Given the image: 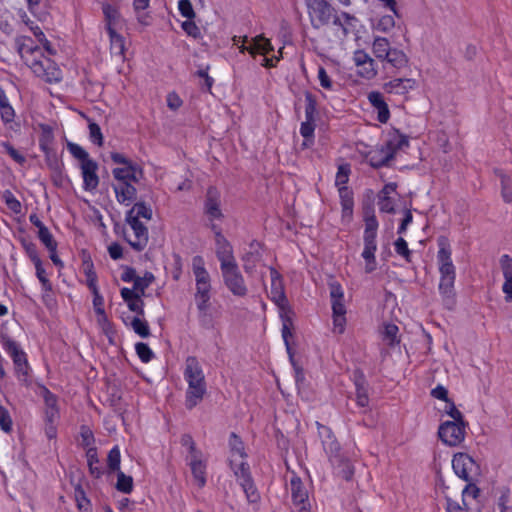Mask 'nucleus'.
I'll return each instance as SVG.
<instances>
[{"instance_id":"1","label":"nucleus","mask_w":512,"mask_h":512,"mask_svg":"<svg viewBox=\"0 0 512 512\" xmlns=\"http://www.w3.org/2000/svg\"><path fill=\"white\" fill-rule=\"evenodd\" d=\"M16 46L22 60L37 77L51 84L62 80L61 69L43 54L42 48L35 45L30 37H17Z\"/></svg>"},{"instance_id":"2","label":"nucleus","mask_w":512,"mask_h":512,"mask_svg":"<svg viewBox=\"0 0 512 512\" xmlns=\"http://www.w3.org/2000/svg\"><path fill=\"white\" fill-rule=\"evenodd\" d=\"M437 264L440 273L439 291L447 306L453 304L456 268L452 261V251L446 238L438 240Z\"/></svg>"},{"instance_id":"3","label":"nucleus","mask_w":512,"mask_h":512,"mask_svg":"<svg viewBox=\"0 0 512 512\" xmlns=\"http://www.w3.org/2000/svg\"><path fill=\"white\" fill-rule=\"evenodd\" d=\"M183 375L188 384L185 405L187 409H193L202 401L206 393L204 372L196 357H187Z\"/></svg>"},{"instance_id":"4","label":"nucleus","mask_w":512,"mask_h":512,"mask_svg":"<svg viewBox=\"0 0 512 512\" xmlns=\"http://www.w3.org/2000/svg\"><path fill=\"white\" fill-rule=\"evenodd\" d=\"M305 5L313 28L320 29L330 23L334 9L326 0H305Z\"/></svg>"},{"instance_id":"5","label":"nucleus","mask_w":512,"mask_h":512,"mask_svg":"<svg viewBox=\"0 0 512 512\" xmlns=\"http://www.w3.org/2000/svg\"><path fill=\"white\" fill-rule=\"evenodd\" d=\"M124 237L129 245L136 251L146 248L149 241V233L146 225L140 220H126Z\"/></svg>"},{"instance_id":"6","label":"nucleus","mask_w":512,"mask_h":512,"mask_svg":"<svg viewBox=\"0 0 512 512\" xmlns=\"http://www.w3.org/2000/svg\"><path fill=\"white\" fill-rule=\"evenodd\" d=\"M440 440L447 446L455 447L460 445L466 435V423L457 421H445L438 429Z\"/></svg>"},{"instance_id":"7","label":"nucleus","mask_w":512,"mask_h":512,"mask_svg":"<svg viewBox=\"0 0 512 512\" xmlns=\"http://www.w3.org/2000/svg\"><path fill=\"white\" fill-rule=\"evenodd\" d=\"M226 288L236 297L243 298L248 294V287L237 264L221 269Z\"/></svg>"},{"instance_id":"8","label":"nucleus","mask_w":512,"mask_h":512,"mask_svg":"<svg viewBox=\"0 0 512 512\" xmlns=\"http://www.w3.org/2000/svg\"><path fill=\"white\" fill-rule=\"evenodd\" d=\"M353 63L356 67V74L365 79L372 80L378 74L376 60L365 50L357 49L352 55Z\"/></svg>"},{"instance_id":"9","label":"nucleus","mask_w":512,"mask_h":512,"mask_svg":"<svg viewBox=\"0 0 512 512\" xmlns=\"http://www.w3.org/2000/svg\"><path fill=\"white\" fill-rule=\"evenodd\" d=\"M408 143L409 141L406 136L399 133L393 134L387 142L386 149H382L379 152V157L376 158L375 155L371 156V165L374 167L386 165L388 161L393 158L395 152L407 147Z\"/></svg>"},{"instance_id":"10","label":"nucleus","mask_w":512,"mask_h":512,"mask_svg":"<svg viewBox=\"0 0 512 512\" xmlns=\"http://www.w3.org/2000/svg\"><path fill=\"white\" fill-rule=\"evenodd\" d=\"M288 490L291 493L292 501L298 512H310L308 502V491L300 477L292 475L288 484Z\"/></svg>"},{"instance_id":"11","label":"nucleus","mask_w":512,"mask_h":512,"mask_svg":"<svg viewBox=\"0 0 512 512\" xmlns=\"http://www.w3.org/2000/svg\"><path fill=\"white\" fill-rule=\"evenodd\" d=\"M452 468L455 474L465 481H470L472 476L478 471V465L466 453H457L453 456Z\"/></svg>"},{"instance_id":"12","label":"nucleus","mask_w":512,"mask_h":512,"mask_svg":"<svg viewBox=\"0 0 512 512\" xmlns=\"http://www.w3.org/2000/svg\"><path fill=\"white\" fill-rule=\"evenodd\" d=\"M187 464L190 467L195 484L202 488L206 485L207 457L202 452L187 455Z\"/></svg>"},{"instance_id":"13","label":"nucleus","mask_w":512,"mask_h":512,"mask_svg":"<svg viewBox=\"0 0 512 512\" xmlns=\"http://www.w3.org/2000/svg\"><path fill=\"white\" fill-rule=\"evenodd\" d=\"M215 250L220 269L237 264L232 245L220 231L215 232Z\"/></svg>"},{"instance_id":"14","label":"nucleus","mask_w":512,"mask_h":512,"mask_svg":"<svg viewBox=\"0 0 512 512\" xmlns=\"http://www.w3.org/2000/svg\"><path fill=\"white\" fill-rule=\"evenodd\" d=\"M271 277L270 299L285 312L288 302L284 291L283 279L280 273L273 267L269 268Z\"/></svg>"},{"instance_id":"15","label":"nucleus","mask_w":512,"mask_h":512,"mask_svg":"<svg viewBox=\"0 0 512 512\" xmlns=\"http://www.w3.org/2000/svg\"><path fill=\"white\" fill-rule=\"evenodd\" d=\"M229 449H230V465L232 470L235 472V469L239 467V464H244L245 466H249L246 462L247 453L245 451L244 443L235 433H231L229 436Z\"/></svg>"},{"instance_id":"16","label":"nucleus","mask_w":512,"mask_h":512,"mask_svg":"<svg viewBox=\"0 0 512 512\" xmlns=\"http://www.w3.org/2000/svg\"><path fill=\"white\" fill-rule=\"evenodd\" d=\"M79 167L83 179V189L90 192L96 190L99 185L98 164L94 160H86L85 163H79Z\"/></svg>"},{"instance_id":"17","label":"nucleus","mask_w":512,"mask_h":512,"mask_svg":"<svg viewBox=\"0 0 512 512\" xmlns=\"http://www.w3.org/2000/svg\"><path fill=\"white\" fill-rule=\"evenodd\" d=\"M112 175L114 181L138 183L143 176V170L137 163H133L113 168Z\"/></svg>"},{"instance_id":"18","label":"nucleus","mask_w":512,"mask_h":512,"mask_svg":"<svg viewBox=\"0 0 512 512\" xmlns=\"http://www.w3.org/2000/svg\"><path fill=\"white\" fill-rule=\"evenodd\" d=\"M112 188L119 204L129 206L136 199L137 190L133 182L114 181Z\"/></svg>"},{"instance_id":"19","label":"nucleus","mask_w":512,"mask_h":512,"mask_svg":"<svg viewBox=\"0 0 512 512\" xmlns=\"http://www.w3.org/2000/svg\"><path fill=\"white\" fill-rule=\"evenodd\" d=\"M235 476L240 481V484L247 496L249 502H256L259 499V494L251 480L249 466H245L243 463L239 464V467L235 469Z\"/></svg>"},{"instance_id":"20","label":"nucleus","mask_w":512,"mask_h":512,"mask_svg":"<svg viewBox=\"0 0 512 512\" xmlns=\"http://www.w3.org/2000/svg\"><path fill=\"white\" fill-rule=\"evenodd\" d=\"M221 195L220 192L214 188L210 187L207 190L206 200H205V213L211 220H219L223 217L221 211Z\"/></svg>"},{"instance_id":"21","label":"nucleus","mask_w":512,"mask_h":512,"mask_svg":"<svg viewBox=\"0 0 512 512\" xmlns=\"http://www.w3.org/2000/svg\"><path fill=\"white\" fill-rule=\"evenodd\" d=\"M500 268L504 277L502 291L506 302H512V258L504 254L499 260Z\"/></svg>"},{"instance_id":"22","label":"nucleus","mask_w":512,"mask_h":512,"mask_svg":"<svg viewBox=\"0 0 512 512\" xmlns=\"http://www.w3.org/2000/svg\"><path fill=\"white\" fill-rule=\"evenodd\" d=\"M102 12L104 15L105 30L107 32L121 29L123 19L118 8L109 3H104L102 5Z\"/></svg>"},{"instance_id":"23","label":"nucleus","mask_w":512,"mask_h":512,"mask_svg":"<svg viewBox=\"0 0 512 512\" xmlns=\"http://www.w3.org/2000/svg\"><path fill=\"white\" fill-rule=\"evenodd\" d=\"M417 87V81L412 78H394L383 85L390 94L404 95Z\"/></svg>"},{"instance_id":"24","label":"nucleus","mask_w":512,"mask_h":512,"mask_svg":"<svg viewBox=\"0 0 512 512\" xmlns=\"http://www.w3.org/2000/svg\"><path fill=\"white\" fill-rule=\"evenodd\" d=\"M380 62L384 68L391 67L395 70H401L408 65L409 60L403 50L392 47L388 53H385Z\"/></svg>"},{"instance_id":"25","label":"nucleus","mask_w":512,"mask_h":512,"mask_svg":"<svg viewBox=\"0 0 512 512\" xmlns=\"http://www.w3.org/2000/svg\"><path fill=\"white\" fill-rule=\"evenodd\" d=\"M369 103L377 112V120L387 123L390 118V111L383 95L378 91H372L367 96Z\"/></svg>"},{"instance_id":"26","label":"nucleus","mask_w":512,"mask_h":512,"mask_svg":"<svg viewBox=\"0 0 512 512\" xmlns=\"http://www.w3.org/2000/svg\"><path fill=\"white\" fill-rule=\"evenodd\" d=\"M1 345L4 351L12 358L14 366L27 360V355L20 345L9 336L1 337Z\"/></svg>"},{"instance_id":"27","label":"nucleus","mask_w":512,"mask_h":512,"mask_svg":"<svg viewBox=\"0 0 512 512\" xmlns=\"http://www.w3.org/2000/svg\"><path fill=\"white\" fill-rule=\"evenodd\" d=\"M338 192L342 207V222L345 224H349L353 216V192L346 186L339 187Z\"/></svg>"},{"instance_id":"28","label":"nucleus","mask_w":512,"mask_h":512,"mask_svg":"<svg viewBox=\"0 0 512 512\" xmlns=\"http://www.w3.org/2000/svg\"><path fill=\"white\" fill-rule=\"evenodd\" d=\"M18 16H19V19L20 21L26 25L29 30L33 33V35L35 36V38L37 39V41L43 45V48L48 51L49 53H52L51 51V48H50V42L47 40V38L45 37V34L43 33V31L41 30V28L36 25L28 16V14L26 13V11L24 10H19L18 11Z\"/></svg>"},{"instance_id":"29","label":"nucleus","mask_w":512,"mask_h":512,"mask_svg":"<svg viewBox=\"0 0 512 512\" xmlns=\"http://www.w3.org/2000/svg\"><path fill=\"white\" fill-rule=\"evenodd\" d=\"M142 293L138 292L134 288H122L121 296L129 309L138 314H143V301L141 299Z\"/></svg>"},{"instance_id":"30","label":"nucleus","mask_w":512,"mask_h":512,"mask_svg":"<svg viewBox=\"0 0 512 512\" xmlns=\"http://www.w3.org/2000/svg\"><path fill=\"white\" fill-rule=\"evenodd\" d=\"M196 292L194 295L197 309L205 313L210 306L211 299V283L195 284Z\"/></svg>"},{"instance_id":"31","label":"nucleus","mask_w":512,"mask_h":512,"mask_svg":"<svg viewBox=\"0 0 512 512\" xmlns=\"http://www.w3.org/2000/svg\"><path fill=\"white\" fill-rule=\"evenodd\" d=\"M43 397L45 402V420L47 424H54L59 418L57 398L46 388L43 389Z\"/></svg>"},{"instance_id":"32","label":"nucleus","mask_w":512,"mask_h":512,"mask_svg":"<svg viewBox=\"0 0 512 512\" xmlns=\"http://www.w3.org/2000/svg\"><path fill=\"white\" fill-rule=\"evenodd\" d=\"M240 51L242 53L247 51L252 56H254L255 54L266 55L273 51V46L269 39H266L263 36H257L253 39V44H251L250 46H245L244 44H242L240 46Z\"/></svg>"},{"instance_id":"33","label":"nucleus","mask_w":512,"mask_h":512,"mask_svg":"<svg viewBox=\"0 0 512 512\" xmlns=\"http://www.w3.org/2000/svg\"><path fill=\"white\" fill-rule=\"evenodd\" d=\"M192 272L195 284L211 283V277L205 268V261L202 256L196 255L192 258Z\"/></svg>"},{"instance_id":"34","label":"nucleus","mask_w":512,"mask_h":512,"mask_svg":"<svg viewBox=\"0 0 512 512\" xmlns=\"http://www.w3.org/2000/svg\"><path fill=\"white\" fill-rule=\"evenodd\" d=\"M16 113L12 107L5 91L0 88V117L5 125L12 123L15 119Z\"/></svg>"},{"instance_id":"35","label":"nucleus","mask_w":512,"mask_h":512,"mask_svg":"<svg viewBox=\"0 0 512 512\" xmlns=\"http://www.w3.org/2000/svg\"><path fill=\"white\" fill-rule=\"evenodd\" d=\"M141 218L146 221H150L152 219V209L149 205L144 202H137L133 205V207L127 212L126 220H140Z\"/></svg>"},{"instance_id":"36","label":"nucleus","mask_w":512,"mask_h":512,"mask_svg":"<svg viewBox=\"0 0 512 512\" xmlns=\"http://www.w3.org/2000/svg\"><path fill=\"white\" fill-rule=\"evenodd\" d=\"M110 41V51L114 56H118L121 59L125 57V39L118 33V31L107 32Z\"/></svg>"},{"instance_id":"37","label":"nucleus","mask_w":512,"mask_h":512,"mask_svg":"<svg viewBox=\"0 0 512 512\" xmlns=\"http://www.w3.org/2000/svg\"><path fill=\"white\" fill-rule=\"evenodd\" d=\"M356 22L357 19L346 12H343L340 15L335 16L333 19V24L342 29L344 36H347L349 33L355 30Z\"/></svg>"},{"instance_id":"38","label":"nucleus","mask_w":512,"mask_h":512,"mask_svg":"<svg viewBox=\"0 0 512 512\" xmlns=\"http://www.w3.org/2000/svg\"><path fill=\"white\" fill-rule=\"evenodd\" d=\"M399 328L397 325L392 323H386L383 325V329L381 331L382 341L390 347H394L400 343V338L398 336Z\"/></svg>"},{"instance_id":"39","label":"nucleus","mask_w":512,"mask_h":512,"mask_svg":"<svg viewBox=\"0 0 512 512\" xmlns=\"http://www.w3.org/2000/svg\"><path fill=\"white\" fill-rule=\"evenodd\" d=\"M376 251H377V244L364 243V248H363L361 256L365 261L366 273L373 272L377 267L376 257H375Z\"/></svg>"},{"instance_id":"40","label":"nucleus","mask_w":512,"mask_h":512,"mask_svg":"<svg viewBox=\"0 0 512 512\" xmlns=\"http://www.w3.org/2000/svg\"><path fill=\"white\" fill-rule=\"evenodd\" d=\"M391 49L392 46L387 38L381 36L373 38L371 50L377 60L380 61L385 53H388Z\"/></svg>"},{"instance_id":"41","label":"nucleus","mask_w":512,"mask_h":512,"mask_svg":"<svg viewBox=\"0 0 512 512\" xmlns=\"http://www.w3.org/2000/svg\"><path fill=\"white\" fill-rule=\"evenodd\" d=\"M280 317L282 320V338L284 340V343L289 350V338L292 336V319L290 317V310L285 309V312L280 310Z\"/></svg>"},{"instance_id":"42","label":"nucleus","mask_w":512,"mask_h":512,"mask_svg":"<svg viewBox=\"0 0 512 512\" xmlns=\"http://www.w3.org/2000/svg\"><path fill=\"white\" fill-rule=\"evenodd\" d=\"M260 259L261 255L257 250L245 253L242 258L245 272L249 275H253Z\"/></svg>"},{"instance_id":"43","label":"nucleus","mask_w":512,"mask_h":512,"mask_svg":"<svg viewBox=\"0 0 512 512\" xmlns=\"http://www.w3.org/2000/svg\"><path fill=\"white\" fill-rule=\"evenodd\" d=\"M84 274L86 277V284L92 293L97 296L98 295V286H97V275L94 271L93 264L91 262L84 263Z\"/></svg>"},{"instance_id":"44","label":"nucleus","mask_w":512,"mask_h":512,"mask_svg":"<svg viewBox=\"0 0 512 512\" xmlns=\"http://www.w3.org/2000/svg\"><path fill=\"white\" fill-rule=\"evenodd\" d=\"M501 197L505 203H512V180L505 173H499Z\"/></svg>"},{"instance_id":"45","label":"nucleus","mask_w":512,"mask_h":512,"mask_svg":"<svg viewBox=\"0 0 512 512\" xmlns=\"http://www.w3.org/2000/svg\"><path fill=\"white\" fill-rule=\"evenodd\" d=\"M314 131H315V123L304 122V121L301 123L300 134L304 138V141L302 143L303 147L308 148L313 144Z\"/></svg>"},{"instance_id":"46","label":"nucleus","mask_w":512,"mask_h":512,"mask_svg":"<svg viewBox=\"0 0 512 512\" xmlns=\"http://www.w3.org/2000/svg\"><path fill=\"white\" fill-rule=\"evenodd\" d=\"M117 472L116 489L123 493H130L133 489V479L131 476L124 474L121 470Z\"/></svg>"},{"instance_id":"47","label":"nucleus","mask_w":512,"mask_h":512,"mask_svg":"<svg viewBox=\"0 0 512 512\" xmlns=\"http://www.w3.org/2000/svg\"><path fill=\"white\" fill-rule=\"evenodd\" d=\"M323 448L331 463H334L338 460L340 444L335 437L327 442H324Z\"/></svg>"},{"instance_id":"48","label":"nucleus","mask_w":512,"mask_h":512,"mask_svg":"<svg viewBox=\"0 0 512 512\" xmlns=\"http://www.w3.org/2000/svg\"><path fill=\"white\" fill-rule=\"evenodd\" d=\"M131 328L133 331L142 338H147L150 335V329L147 321L142 320L139 317H134L131 320Z\"/></svg>"},{"instance_id":"49","label":"nucleus","mask_w":512,"mask_h":512,"mask_svg":"<svg viewBox=\"0 0 512 512\" xmlns=\"http://www.w3.org/2000/svg\"><path fill=\"white\" fill-rule=\"evenodd\" d=\"M2 198L6 204V206L15 214L21 213V203L20 201L14 196V194L10 190H5L3 192Z\"/></svg>"},{"instance_id":"50","label":"nucleus","mask_w":512,"mask_h":512,"mask_svg":"<svg viewBox=\"0 0 512 512\" xmlns=\"http://www.w3.org/2000/svg\"><path fill=\"white\" fill-rule=\"evenodd\" d=\"M38 237L48 250H57V243L47 227H40Z\"/></svg>"},{"instance_id":"51","label":"nucleus","mask_w":512,"mask_h":512,"mask_svg":"<svg viewBox=\"0 0 512 512\" xmlns=\"http://www.w3.org/2000/svg\"><path fill=\"white\" fill-rule=\"evenodd\" d=\"M34 266L36 269V276L42 285V290L46 293L51 292L52 284L47 277L46 271L42 265V261L34 264Z\"/></svg>"},{"instance_id":"52","label":"nucleus","mask_w":512,"mask_h":512,"mask_svg":"<svg viewBox=\"0 0 512 512\" xmlns=\"http://www.w3.org/2000/svg\"><path fill=\"white\" fill-rule=\"evenodd\" d=\"M121 454L118 446H114L108 453L107 464L113 471L120 470Z\"/></svg>"},{"instance_id":"53","label":"nucleus","mask_w":512,"mask_h":512,"mask_svg":"<svg viewBox=\"0 0 512 512\" xmlns=\"http://www.w3.org/2000/svg\"><path fill=\"white\" fill-rule=\"evenodd\" d=\"M135 350H136L138 357L140 358V360L143 363L150 362L152 360V358L154 357L153 351L150 349V347L146 343H143V342L136 343Z\"/></svg>"},{"instance_id":"54","label":"nucleus","mask_w":512,"mask_h":512,"mask_svg":"<svg viewBox=\"0 0 512 512\" xmlns=\"http://www.w3.org/2000/svg\"><path fill=\"white\" fill-rule=\"evenodd\" d=\"M153 281L154 275L150 272H146L143 277L137 276L133 288L144 295L146 288H148Z\"/></svg>"},{"instance_id":"55","label":"nucleus","mask_w":512,"mask_h":512,"mask_svg":"<svg viewBox=\"0 0 512 512\" xmlns=\"http://www.w3.org/2000/svg\"><path fill=\"white\" fill-rule=\"evenodd\" d=\"M42 0H26L29 12L34 15L39 21H45L48 17L47 12L40 10V3Z\"/></svg>"},{"instance_id":"56","label":"nucleus","mask_w":512,"mask_h":512,"mask_svg":"<svg viewBox=\"0 0 512 512\" xmlns=\"http://www.w3.org/2000/svg\"><path fill=\"white\" fill-rule=\"evenodd\" d=\"M395 27V20L392 15H384L382 16L377 24L375 25V29L383 32L388 33Z\"/></svg>"},{"instance_id":"57","label":"nucleus","mask_w":512,"mask_h":512,"mask_svg":"<svg viewBox=\"0 0 512 512\" xmlns=\"http://www.w3.org/2000/svg\"><path fill=\"white\" fill-rule=\"evenodd\" d=\"M68 150L73 155V157L79 160L80 163H85L86 160H92L89 157L87 151L78 144L70 143L68 145Z\"/></svg>"},{"instance_id":"58","label":"nucleus","mask_w":512,"mask_h":512,"mask_svg":"<svg viewBox=\"0 0 512 512\" xmlns=\"http://www.w3.org/2000/svg\"><path fill=\"white\" fill-rule=\"evenodd\" d=\"M12 419L9 411L0 404V428L5 433H9L12 430Z\"/></svg>"},{"instance_id":"59","label":"nucleus","mask_w":512,"mask_h":512,"mask_svg":"<svg viewBox=\"0 0 512 512\" xmlns=\"http://www.w3.org/2000/svg\"><path fill=\"white\" fill-rule=\"evenodd\" d=\"M350 168L348 165L343 164L338 167L335 177V185L339 188L345 186L349 180Z\"/></svg>"},{"instance_id":"60","label":"nucleus","mask_w":512,"mask_h":512,"mask_svg":"<svg viewBox=\"0 0 512 512\" xmlns=\"http://www.w3.org/2000/svg\"><path fill=\"white\" fill-rule=\"evenodd\" d=\"M184 32L194 39H197L201 36L200 28L196 25V23L192 19H187L181 25Z\"/></svg>"},{"instance_id":"61","label":"nucleus","mask_w":512,"mask_h":512,"mask_svg":"<svg viewBox=\"0 0 512 512\" xmlns=\"http://www.w3.org/2000/svg\"><path fill=\"white\" fill-rule=\"evenodd\" d=\"M178 10L186 19H193L195 17V11L190 0H179Z\"/></svg>"},{"instance_id":"62","label":"nucleus","mask_w":512,"mask_h":512,"mask_svg":"<svg viewBox=\"0 0 512 512\" xmlns=\"http://www.w3.org/2000/svg\"><path fill=\"white\" fill-rule=\"evenodd\" d=\"M479 493H480V490L475 484H472V483L467 484L462 491L463 504L465 506H468L467 500L469 498L476 499L479 496Z\"/></svg>"},{"instance_id":"63","label":"nucleus","mask_w":512,"mask_h":512,"mask_svg":"<svg viewBox=\"0 0 512 512\" xmlns=\"http://www.w3.org/2000/svg\"><path fill=\"white\" fill-rule=\"evenodd\" d=\"M14 367H15V373H16L18 380L23 383H27L28 377H29V372L31 370L28 361L17 364Z\"/></svg>"},{"instance_id":"64","label":"nucleus","mask_w":512,"mask_h":512,"mask_svg":"<svg viewBox=\"0 0 512 512\" xmlns=\"http://www.w3.org/2000/svg\"><path fill=\"white\" fill-rule=\"evenodd\" d=\"M496 507L498 512H512V506L509 505V494L507 491L502 492L498 497Z\"/></svg>"}]
</instances>
